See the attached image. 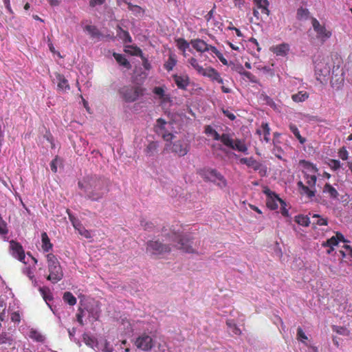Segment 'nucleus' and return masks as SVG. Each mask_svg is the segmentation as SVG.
Returning <instances> with one entry per match:
<instances>
[{
    "mask_svg": "<svg viewBox=\"0 0 352 352\" xmlns=\"http://www.w3.org/2000/svg\"><path fill=\"white\" fill-rule=\"evenodd\" d=\"M78 186L85 190L87 199L98 201L109 191L107 182L101 178L90 177L78 182Z\"/></svg>",
    "mask_w": 352,
    "mask_h": 352,
    "instance_id": "f257e3e1",
    "label": "nucleus"
},
{
    "mask_svg": "<svg viewBox=\"0 0 352 352\" xmlns=\"http://www.w3.org/2000/svg\"><path fill=\"white\" fill-rule=\"evenodd\" d=\"M204 132L208 135H212L213 140L217 141L220 140L223 145L232 150L245 154L248 153V148L243 140L238 138L234 140L230 133H223L222 135H219V133L210 125H206L205 126Z\"/></svg>",
    "mask_w": 352,
    "mask_h": 352,
    "instance_id": "f03ea898",
    "label": "nucleus"
},
{
    "mask_svg": "<svg viewBox=\"0 0 352 352\" xmlns=\"http://www.w3.org/2000/svg\"><path fill=\"white\" fill-rule=\"evenodd\" d=\"M47 270L49 274L47 279L53 284L59 282L63 278V272L62 267L56 255L52 253H48L46 255Z\"/></svg>",
    "mask_w": 352,
    "mask_h": 352,
    "instance_id": "7ed1b4c3",
    "label": "nucleus"
},
{
    "mask_svg": "<svg viewBox=\"0 0 352 352\" xmlns=\"http://www.w3.org/2000/svg\"><path fill=\"white\" fill-rule=\"evenodd\" d=\"M145 89L141 86L124 85L118 89V94L126 102H133L144 94Z\"/></svg>",
    "mask_w": 352,
    "mask_h": 352,
    "instance_id": "20e7f679",
    "label": "nucleus"
},
{
    "mask_svg": "<svg viewBox=\"0 0 352 352\" xmlns=\"http://www.w3.org/2000/svg\"><path fill=\"white\" fill-rule=\"evenodd\" d=\"M190 43L191 44L192 47L199 52L204 53L210 51L212 53L216 55V56L219 59L223 65H228L227 59L223 56L222 53L217 50L216 47L208 44L204 40L200 38L192 39Z\"/></svg>",
    "mask_w": 352,
    "mask_h": 352,
    "instance_id": "39448f33",
    "label": "nucleus"
},
{
    "mask_svg": "<svg viewBox=\"0 0 352 352\" xmlns=\"http://www.w3.org/2000/svg\"><path fill=\"white\" fill-rule=\"evenodd\" d=\"M315 74L316 79L320 82H325L327 77L329 76L331 72V65L328 58H316L314 60Z\"/></svg>",
    "mask_w": 352,
    "mask_h": 352,
    "instance_id": "423d86ee",
    "label": "nucleus"
},
{
    "mask_svg": "<svg viewBox=\"0 0 352 352\" xmlns=\"http://www.w3.org/2000/svg\"><path fill=\"white\" fill-rule=\"evenodd\" d=\"M263 192L267 195L266 205L267 208L271 210H276L278 208V206L280 205L281 214L283 217H286L285 202L268 188H265L263 190Z\"/></svg>",
    "mask_w": 352,
    "mask_h": 352,
    "instance_id": "0eeeda50",
    "label": "nucleus"
},
{
    "mask_svg": "<svg viewBox=\"0 0 352 352\" xmlns=\"http://www.w3.org/2000/svg\"><path fill=\"white\" fill-rule=\"evenodd\" d=\"M169 237L173 242H177L175 245L178 249L182 250L186 253H195V250L192 247L191 239L187 236H182L177 232H173Z\"/></svg>",
    "mask_w": 352,
    "mask_h": 352,
    "instance_id": "6e6552de",
    "label": "nucleus"
},
{
    "mask_svg": "<svg viewBox=\"0 0 352 352\" xmlns=\"http://www.w3.org/2000/svg\"><path fill=\"white\" fill-rule=\"evenodd\" d=\"M205 179L215 184L221 188L227 186V181L225 177L216 169L209 168L204 173Z\"/></svg>",
    "mask_w": 352,
    "mask_h": 352,
    "instance_id": "1a4fd4ad",
    "label": "nucleus"
},
{
    "mask_svg": "<svg viewBox=\"0 0 352 352\" xmlns=\"http://www.w3.org/2000/svg\"><path fill=\"white\" fill-rule=\"evenodd\" d=\"M170 146V151L178 157H184L188 154L190 151V144L184 140H178L173 142L171 144H166V148Z\"/></svg>",
    "mask_w": 352,
    "mask_h": 352,
    "instance_id": "9d476101",
    "label": "nucleus"
},
{
    "mask_svg": "<svg viewBox=\"0 0 352 352\" xmlns=\"http://www.w3.org/2000/svg\"><path fill=\"white\" fill-rule=\"evenodd\" d=\"M307 184L308 186L303 184L302 182H298L299 192L301 195H306L308 197L311 198L315 196V186L316 183V176H307Z\"/></svg>",
    "mask_w": 352,
    "mask_h": 352,
    "instance_id": "9b49d317",
    "label": "nucleus"
},
{
    "mask_svg": "<svg viewBox=\"0 0 352 352\" xmlns=\"http://www.w3.org/2000/svg\"><path fill=\"white\" fill-rule=\"evenodd\" d=\"M134 344L142 351H149L154 346V341L148 334L142 333L135 339Z\"/></svg>",
    "mask_w": 352,
    "mask_h": 352,
    "instance_id": "f8f14e48",
    "label": "nucleus"
},
{
    "mask_svg": "<svg viewBox=\"0 0 352 352\" xmlns=\"http://www.w3.org/2000/svg\"><path fill=\"white\" fill-rule=\"evenodd\" d=\"M170 248L162 244L158 241H149L147 242L146 252L153 255H161L169 252Z\"/></svg>",
    "mask_w": 352,
    "mask_h": 352,
    "instance_id": "ddd939ff",
    "label": "nucleus"
},
{
    "mask_svg": "<svg viewBox=\"0 0 352 352\" xmlns=\"http://www.w3.org/2000/svg\"><path fill=\"white\" fill-rule=\"evenodd\" d=\"M166 121L164 119L158 118L155 126V131L159 135L162 136L164 141L169 142L173 139L174 135L166 129Z\"/></svg>",
    "mask_w": 352,
    "mask_h": 352,
    "instance_id": "4468645a",
    "label": "nucleus"
},
{
    "mask_svg": "<svg viewBox=\"0 0 352 352\" xmlns=\"http://www.w3.org/2000/svg\"><path fill=\"white\" fill-rule=\"evenodd\" d=\"M312 25L314 31L317 34V38H319L322 43L324 42L331 36V32L327 31L323 25H321L317 19H312Z\"/></svg>",
    "mask_w": 352,
    "mask_h": 352,
    "instance_id": "2eb2a0df",
    "label": "nucleus"
},
{
    "mask_svg": "<svg viewBox=\"0 0 352 352\" xmlns=\"http://www.w3.org/2000/svg\"><path fill=\"white\" fill-rule=\"evenodd\" d=\"M10 248L12 250V254L21 262L25 263V252L22 245L16 241L12 240L10 242Z\"/></svg>",
    "mask_w": 352,
    "mask_h": 352,
    "instance_id": "dca6fc26",
    "label": "nucleus"
},
{
    "mask_svg": "<svg viewBox=\"0 0 352 352\" xmlns=\"http://www.w3.org/2000/svg\"><path fill=\"white\" fill-rule=\"evenodd\" d=\"M201 74L204 76H206L210 78L213 81H217L220 84L223 83V80L221 77L219 73L212 67L204 68V71L201 73Z\"/></svg>",
    "mask_w": 352,
    "mask_h": 352,
    "instance_id": "f3484780",
    "label": "nucleus"
},
{
    "mask_svg": "<svg viewBox=\"0 0 352 352\" xmlns=\"http://www.w3.org/2000/svg\"><path fill=\"white\" fill-rule=\"evenodd\" d=\"M173 78L177 87L182 90H186L189 85L190 79L187 75H173Z\"/></svg>",
    "mask_w": 352,
    "mask_h": 352,
    "instance_id": "a211bd4d",
    "label": "nucleus"
},
{
    "mask_svg": "<svg viewBox=\"0 0 352 352\" xmlns=\"http://www.w3.org/2000/svg\"><path fill=\"white\" fill-rule=\"evenodd\" d=\"M56 78L58 81L57 89L58 91L67 92L70 89V86L69 85L68 80L63 74L56 73Z\"/></svg>",
    "mask_w": 352,
    "mask_h": 352,
    "instance_id": "6ab92c4d",
    "label": "nucleus"
},
{
    "mask_svg": "<svg viewBox=\"0 0 352 352\" xmlns=\"http://www.w3.org/2000/svg\"><path fill=\"white\" fill-rule=\"evenodd\" d=\"M239 161L241 164H245L248 167L252 168L254 170H259L260 167L261 166V164L252 157H242Z\"/></svg>",
    "mask_w": 352,
    "mask_h": 352,
    "instance_id": "aec40b11",
    "label": "nucleus"
},
{
    "mask_svg": "<svg viewBox=\"0 0 352 352\" xmlns=\"http://www.w3.org/2000/svg\"><path fill=\"white\" fill-rule=\"evenodd\" d=\"M42 250L44 252H49L53 248V244L50 242V239L45 232L41 233Z\"/></svg>",
    "mask_w": 352,
    "mask_h": 352,
    "instance_id": "412c9836",
    "label": "nucleus"
},
{
    "mask_svg": "<svg viewBox=\"0 0 352 352\" xmlns=\"http://www.w3.org/2000/svg\"><path fill=\"white\" fill-rule=\"evenodd\" d=\"M257 9L261 10V14L268 16L270 10H268L269 2L267 0H254Z\"/></svg>",
    "mask_w": 352,
    "mask_h": 352,
    "instance_id": "4be33fe9",
    "label": "nucleus"
},
{
    "mask_svg": "<svg viewBox=\"0 0 352 352\" xmlns=\"http://www.w3.org/2000/svg\"><path fill=\"white\" fill-rule=\"evenodd\" d=\"M124 3L128 6V9L136 16H142L144 14L145 10L138 5H133L127 0H123Z\"/></svg>",
    "mask_w": 352,
    "mask_h": 352,
    "instance_id": "5701e85b",
    "label": "nucleus"
},
{
    "mask_svg": "<svg viewBox=\"0 0 352 352\" xmlns=\"http://www.w3.org/2000/svg\"><path fill=\"white\" fill-rule=\"evenodd\" d=\"M336 72H340L341 71H340V69L338 67H337L336 69L333 67V71H332L333 76H332V80H331V82L333 87L336 86L337 87H339L340 85L343 82L344 78L342 76V72H341L340 75L338 76V74H335Z\"/></svg>",
    "mask_w": 352,
    "mask_h": 352,
    "instance_id": "b1692460",
    "label": "nucleus"
},
{
    "mask_svg": "<svg viewBox=\"0 0 352 352\" xmlns=\"http://www.w3.org/2000/svg\"><path fill=\"white\" fill-rule=\"evenodd\" d=\"M84 30L88 32L92 38L100 39L102 36L101 32L95 25H87L84 28Z\"/></svg>",
    "mask_w": 352,
    "mask_h": 352,
    "instance_id": "393cba45",
    "label": "nucleus"
},
{
    "mask_svg": "<svg viewBox=\"0 0 352 352\" xmlns=\"http://www.w3.org/2000/svg\"><path fill=\"white\" fill-rule=\"evenodd\" d=\"M270 50L276 56H285L286 55V44L281 43L273 45Z\"/></svg>",
    "mask_w": 352,
    "mask_h": 352,
    "instance_id": "a878e982",
    "label": "nucleus"
},
{
    "mask_svg": "<svg viewBox=\"0 0 352 352\" xmlns=\"http://www.w3.org/2000/svg\"><path fill=\"white\" fill-rule=\"evenodd\" d=\"M113 56L118 62V63H119L120 65L128 69L131 68V65L122 54L114 52L113 54Z\"/></svg>",
    "mask_w": 352,
    "mask_h": 352,
    "instance_id": "bb28decb",
    "label": "nucleus"
},
{
    "mask_svg": "<svg viewBox=\"0 0 352 352\" xmlns=\"http://www.w3.org/2000/svg\"><path fill=\"white\" fill-rule=\"evenodd\" d=\"M118 36L122 39L124 43H131L132 38L128 31L123 30L120 25L117 26Z\"/></svg>",
    "mask_w": 352,
    "mask_h": 352,
    "instance_id": "cd10ccee",
    "label": "nucleus"
},
{
    "mask_svg": "<svg viewBox=\"0 0 352 352\" xmlns=\"http://www.w3.org/2000/svg\"><path fill=\"white\" fill-rule=\"evenodd\" d=\"M177 64L176 56L174 54H170L168 60L165 62L164 67L168 71H172Z\"/></svg>",
    "mask_w": 352,
    "mask_h": 352,
    "instance_id": "c85d7f7f",
    "label": "nucleus"
},
{
    "mask_svg": "<svg viewBox=\"0 0 352 352\" xmlns=\"http://www.w3.org/2000/svg\"><path fill=\"white\" fill-rule=\"evenodd\" d=\"M294 221L298 225L308 226L310 223L309 218L306 215L299 214L294 217Z\"/></svg>",
    "mask_w": 352,
    "mask_h": 352,
    "instance_id": "c756f323",
    "label": "nucleus"
},
{
    "mask_svg": "<svg viewBox=\"0 0 352 352\" xmlns=\"http://www.w3.org/2000/svg\"><path fill=\"white\" fill-rule=\"evenodd\" d=\"M29 336L31 339L38 342H43L45 341V337L35 329L30 330Z\"/></svg>",
    "mask_w": 352,
    "mask_h": 352,
    "instance_id": "7c9ffc66",
    "label": "nucleus"
},
{
    "mask_svg": "<svg viewBox=\"0 0 352 352\" xmlns=\"http://www.w3.org/2000/svg\"><path fill=\"white\" fill-rule=\"evenodd\" d=\"M63 300L71 306H74L76 303V297L70 292H66L63 296Z\"/></svg>",
    "mask_w": 352,
    "mask_h": 352,
    "instance_id": "2f4dec72",
    "label": "nucleus"
},
{
    "mask_svg": "<svg viewBox=\"0 0 352 352\" xmlns=\"http://www.w3.org/2000/svg\"><path fill=\"white\" fill-rule=\"evenodd\" d=\"M323 192L329 193V196L333 199H336L338 196V191L329 184H325L323 189Z\"/></svg>",
    "mask_w": 352,
    "mask_h": 352,
    "instance_id": "473e14b6",
    "label": "nucleus"
},
{
    "mask_svg": "<svg viewBox=\"0 0 352 352\" xmlns=\"http://www.w3.org/2000/svg\"><path fill=\"white\" fill-rule=\"evenodd\" d=\"M309 97L307 92L299 91L298 94L292 96V100L296 102H304Z\"/></svg>",
    "mask_w": 352,
    "mask_h": 352,
    "instance_id": "72a5a7b5",
    "label": "nucleus"
},
{
    "mask_svg": "<svg viewBox=\"0 0 352 352\" xmlns=\"http://www.w3.org/2000/svg\"><path fill=\"white\" fill-rule=\"evenodd\" d=\"M226 324L234 335L239 336L241 334V330L238 327L236 324L232 320H228Z\"/></svg>",
    "mask_w": 352,
    "mask_h": 352,
    "instance_id": "f704fd0d",
    "label": "nucleus"
},
{
    "mask_svg": "<svg viewBox=\"0 0 352 352\" xmlns=\"http://www.w3.org/2000/svg\"><path fill=\"white\" fill-rule=\"evenodd\" d=\"M158 148V144L157 142L152 141L148 143L147 145L145 152L147 155L151 156L154 154L155 152H156L157 149Z\"/></svg>",
    "mask_w": 352,
    "mask_h": 352,
    "instance_id": "c9c22d12",
    "label": "nucleus"
},
{
    "mask_svg": "<svg viewBox=\"0 0 352 352\" xmlns=\"http://www.w3.org/2000/svg\"><path fill=\"white\" fill-rule=\"evenodd\" d=\"M188 62L199 74H201L202 71H204V68L199 65L197 60L195 58L191 57L188 59Z\"/></svg>",
    "mask_w": 352,
    "mask_h": 352,
    "instance_id": "e433bc0d",
    "label": "nucleus"
},
{
    "mask_svg": "<svg viewBox=\"0 0 352 352\" xmlns=\"http://www.w3.org/2000/svg\"><path fill=\"white\" fill-rule=\"evenodd\" d=\"M176 43L177 47L183 52H185L189 47L190 45V43H188L187 41L183 38H179L177 39Z\"/></svg>",
    "mask_w": 352,
    "mask_h": 352,
    "instance_id": "4c0bfd02",
    "label": "nucleus"
},
{
    "mask_svg": "<svg viewBox=\"0 0 352 352\" xmlns=\"http://www.w3.org/2000/svg\"><path fill=\"white\" fill-rule=\"evenodd\" d=\"M289 129L291 130V131L294 134V135L296 137V138L299 140L300 143L301 144H304L306 141V139L305 138H302L300 134V132L298 129V128L294 125V124H290L289 125Z\"/></svg>",
    "mask_w": 352,
    "mask_h": 352,
    "instance_id": "58836bf2",
    "label": "nucleus"
},
{
    "mask_svg": "<svg viewBox=\"0 0 352 352\" xmlns=\"http://www.w3.org/2000/svg\"><path fill=\"white\" fill-rule=\"evenodd\" d=\"M63 160L58 156H56V157L50 163V168L52 172L56 173L58 165H61Z\"/></svg>",
    "mask_w": 352,
    "mask_h": 352,
    "instance_id": "ea45409f",
    "label": "nucleus"
},
{
    "mask_svg": "<svg viewBox=\"0 0 352 352\" xmlns=\"http://www.w3.org/2000/svg\"><path fill=\"white\" fill-rule=\"evenodd\" d=\"M270 130L268 124L267 123H263L261 124V129L260 130H258L257 132L259 134L263 133L265 140L266 141H268L269 138L267 136L270 134Z\"/></svg>",
    "mask_w": 352,
    "mask_h": 352,
    "instance_id": "a19ab883",
    "label": "nucleus"
},
{
    "mask_svg": "<svg viewBox=\"0 0 352 352\" xmlns=\"http://www.w3.org/2000/svg\"><path fill=\"white\" fill-rule=\"evenodd\" d=\"M333 330L342 336H348L350 335V331L345 327L333 326Z\"/></svg>",
    "mask_w": 352,
    "mask_h": 352,
    "instance_id": "79ce46f5",
    "label": "nucleus"
},
{
    "mask_svg": "<svg viewBox=\"0 0 352 352\" xmlns=\"http://www.w3.org/2000/svg\"><path fill=\"white\" fill-rule=\"evenodd\" d=\"M8 233V229L6 222L3 219L0 215V234L6 235Z\"/></svg>",
    "mask_w": 352,
    "mask_h": 352,
    "instance_id": "37998d69",
    "label": "nucleus"
},
{
    "mask_svg": "<svg viewBox=\"0 0 352 352\" xmlns=\"http://www.w3.org/2000/svg\"><path fill=\"white\" fill-rule=\"evenodd\" d=\"M313 219H316V221L314 222V224H318L319 226H327V219L320 217L318 214H314L312 217Z\"/></svg>",
    "mask_w": 352,
    "mask_h": 352,
    "instance_id": "c03bdc74",
    "label": "nucleus"
},
{
    "mask_svg": "<svg viewBox=\"0 0 352 352\" xmlns=\"http://www.w3.org/2000/svg\"><path fill=\"white\" fill-rule=\"evenodd\" d=\"M297 15L298 17L300 19H306L308 18L309 11L307 9L300 8L298 10Z\"/></svg>",
    "mask_w": 352,
    "mask_h": 352,
    "instance_id": "a18cd8bd",
    "label": "nucleus"
},
{
    "mask_svg": "<svg viewBox=\"0 0 352 352\" xmlns=\"http://www.w3.org/2000/svg\"><path fill=\"white\" fill-rule=\"evenodd\" d=\"M241 75L247 78L252 82H258L257 78L250 72L244 71L241 73Z\"/></svg>",
    "mask_w": 352,
    "mask_h": 352,
    "instance_id": "49530a36",
    "label": "nucleus"
},
{
    "mask_svg": "<svg viewBox=\"0 0 352 352\" xmlns=\"http://www.w3.org/2000/svg\"><path fill=\"white\" fill-rule=\"evenodd\" d=\"M336 245H338V239L336 236H332L322 244L325 247H331Z\"/></svg>",
    "mask_w": 352,
    "mask_h": 352,
    "instance_id": "de8ad7c7",
    "label": "nucleus"
},
{
    "mask_svg": "<svg viewBox=\"0 0 352 352\" xmlns=\"http://www.w3.org/2000/svg\"><path fill=\"white\" fill-rule=\"evenodd\" d=\"M130 47L132 49V52H130L131 55L140 56V58L144 56L140 47L137 46H131Z\"/></svg>",
    "mask_w": 352,
    "mask_h": 352,
    "instance_id": "09e8293b",
    "label": "nucleus"
},
{
    "mask_svg": "<svg viewBox=\"0 0 352 352\" xmlns=\"http://www.w3.org/2000/svg\"><path fill=\"white\" fill-rule=\"evenodd\" d=\"M141 226L145 230L151 231L154 228V224L152 222L142 220L141 221Z\"/></svg>",
    "mask_w": 352,
    "mask_h": 352,
    "instance_id": "8fccbe9b",
    "label": "nucleus"
},
{
    "mask_svg": "<svg viewBox=\"0 0 352 352\" xmlns=\"http://www.w3.org/2000/svg\"><path fill=\"white\" fill-rule=\"evenodd\" d=\"M153 92L157 96H158L160 98L164 97V94H166L164 89L162 87H155L153 89Z\"/></svg>",
    "mask_w": 352,
    "mask_h": 352,
    "instance_id": "3c124183",
    "label": "nucleus"
},
{
    "mask_svg": "<svg viewBox=\"0 0 352 352\" xmlns=\"http://www.w3.org/2000/svg\"><path fill=\"white\" fill-rule=\"evenodd\" d=\"M297 337L298 339L302 342H305V340H307V336L305 335V333H304L301 328L298 329Z\"/></svg>",
    "mask_w": 352,
    "mask_h": 352,
    "instance_id": "603ef678",
    "label": "nucleus"
},
{
    "mask_svg": "<svg viewBox=\"0 0 352 352\" xmlns=\"http://www.w3.org/2000/svg\"><path fill=\"white\" fill-rule=\"evenodd\" d=\"M214 12V9H212L205 16L206 20L209 25H212V21H214L213 13Z\"/></svg>",
    "mask_w": 352,
    "mask_h": 352,
    "instance_id": "864d4df0",
    "label": "nucleus"
},
{
    "mask_svg": "<svg viewBox=\"0 0 352 352\" xmlns=\"http://www.w3.org/2000/svg\"><path fill=\"white\" fill-rule=\"evenodd\" d=\"M329 165L333 170H337L340 167V162L336 160H330Z\"/></svg>",
    "mask_w": 352,
    "mask_h": 352,
    "instance_id": "5fc2aeb1",
    "label": "nucleus"
},
{
    "mask_svg": "<svg viewBox=\"0 0 352 352\" xmlns=\"http://www.w3.org/2000/svg\"><path fill=\"white\" fill-rule=\"evenodd\" d=\"M79 234L87 239L91 238V233L89 230H86L85 228H82L81 229H78Z\"/></svg>",
    "mask_w": 352,
    "mask_h": 352,
    "instance_id": "6e6d98bb",
    "label": "nucleus"
},
{
    "mask_svg": "<svg viewBox=\"0 0 352 352\" xmlns=\"http://www.w3.org/2000/svg\"><path fill=\"white\" fill-rule=\"evenodd\" d=\"M339 157L343 160H347L348 158V152L345 149V148L342 147L340 150V152H339Z\"/></svg>",
    "mask_w": 352,
    "mask_h": 352,
    "instance_id": "4d7b16f0",
    "label": "nucleus"
},
{
    "mask_svg": "<svg viewBox=\"0 0 352 352\" xmlns=\"http://www.w3.org/2000/svg\"><path fill=\"white\" fill-rule=\"evenodd\" d=\"M141 59L142 60V65H143L144 68L146 70L151 69V63H149V61L148 60V59L146 57H144V56L141 58Z\"/></svg>",
    "mask_w": 352,
    "mask_h": 352,
    "instance_id": "13d9d810",
    "label": "nucleus"
},
{
    "mask_svg": "<svg viewBox=\"0 0 352 352\" xmlns=\"http://www.w3.org/2000/svg\"><path fill=\"white\" fill-rule=\"evenodd\" d=\"M83 310L82 309H78V313L76 314L77 321L79 322V324L81 326L84 325V322L82 320V316H83Z\"/></svg>",
    "mask_w": 352,
    "mask_h": 352,
    "instance_id": "bf43d9fd",
    "label": "nucleus"
},
{
    "mask_svg": "<svg viewBox=\"0 0 352 352\" xmlns=\"http://www.w3.org/2000/svg\"><path fill=\"white\" fill-rule=\"evenodd\" d=\"M223 113L228 117L230 120H234L236 119V116L234 113L230 112L227 109H222Z\"/></svg>",
    "mask_w": 352,
    "mask_h": 352,
    "instance_id": "052dcab7",
    "label": "nucleus"
},
{
    "mask_svg": "<svg viewBox=\"0 0 352 352\" xmlns=\"http://www.w3.org/2000/svg\"><path fill=\"white\" fill-rule=\"evenodd\" d=\"M105 0H90L89 5L91 7H95L98 5H102L104 3Z\"/></svg>",
    "mask_w": 352,
    "mask_h": 352,
    "instance_id": "680f3d73",
    "label": "nucleus"
},
{
    "mask_svg": "<svg viewBox=\"0 0 352 352\" xmlns=\"http://www.w3.org/2000/svg\"><path fill=\"white\" fill-rule=\"evenodd\" d=\"M11 320L13 322H20V315L18 312H13L11 314Z\"/></svg>",
    "mask_w": 352,
    "mask_h": 352,
    "instance_id": "e2e57ef3",
    "label": "nucleus"
},
{
    "mask_svg": "<svg viewBox=\"0 0 352 352\" xmlns=\"http://www.w3.org/2000/svg\"><path fill=\"white\" fill-rule=\"evenodd\" d=\"M4 5H5V7L7 9V10L10 13V14H12L13 13V11L12 10V8H11V6H10V0H2Z\"/></svg>",
    "mask_w": 352,
    "mask_h": 352,
    "instance_id": "0e129e2a",
    "label": "nucleus"
},
{
    "mask_svg": "<svg viewBox=\"0 0 352 352\" xmlns=\"http://www.w3.org/2000/svg\"><path fill=\"white\" fill-rule=\"evenodd\" d=\"M212 25H210L212 27V28L213 30L216 29V28H218L219 29L221 25V23L219 21H217L214 19V21H212Z\"/></svg>",
    "mask_w": 352,
    "mask_h": 352,
    "instance_id": "69168bd1",
    "label": "nucleus"
},
{
    "mask_svg": "<svg viewBox=\"0 0 352 352\" xmlns=\"http://www.w3.org/2000/svg\"><path fill=\"white\" fill-rule=\"evenodd\" d=\"M90 314L95 320H98V318L100 316V312L98 310H92L91 311H90Z\"/></svg>",
    "mask_w": 352,
    "mask_h": 352,
    "instance_id": "338daca9",
    "label": "nucleus"
},
{
    "mask_svg": "<svg viewBox=\"0 0 352 352\" xmlns=\"http://www.w3.org/2000/svg\"><path fill=\"white\" fill-rule=\"evenodd\" d=\"M103 351L105 352H113V349L112 347H109V344L107 342Z\"/></svg>",
    "mask_w": 352,
    "mask_h": 352,
    "instance_id": "774afa93",
    "label": "nucleus"
}]
</instances>
